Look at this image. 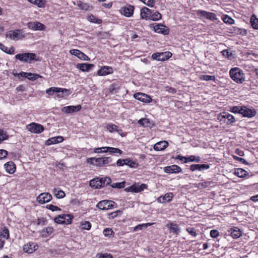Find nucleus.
<instances>
[{"instance_id": "0eeeda50", "label": "nucleus", "mask_w": 258, "mask_h": 258, "mask_svg": "<svg viewBox=\"0 0 258 258\" xmlns=\"http://www.w3.org/2000/svg\"><path fill=\"white\" fill-rule=\"evenodd\" d=\"M23 33V30L21 29L10 30L7 33L6 37L13 40H19L25 37Z\"/></svg>"}, {"instance_id": "4be33fe9", "label": "nucleus", "mask_w": 258, "mask_h": 258, "mask_svg": "<svg viewBox=\"0 0 258 258\" xmlns=\"http://www.w3.org/2000/svg\"><path fill=\"white\" fill-rule=\"evenodd\" d=\"M38 247V245L34 243H29L24 245L23 250L25 252L32 253L37 249Z\"/></svg>"}, {"instance_id": "774afa93", "label": "nucleus", "mask_w": 258, "mask_h": 258, "mask_svg": "<svg viewBox=\"0 0 258 258\" xmlns=\"http://www.w3.org/2000/svg\"><path fill=\"white\" fill-rule=\"evenodd\" d=\"M78 7L82 10H88V8L89 7V6L85 4V3H80V4H78Z\"/></svg>"}, {"instance_id": "a211bd4d", "label": "nucleus", "mask_w": 258, "mask_h": 258, "mask_svg": "<svg viewBox=\"0 0 258 258\" xmlns=\"http://www.w3.org/2000/svg\"><path fill=\"white\" fill-rule=\"evenodd\" d=\"M164 171L167 173H177L181 172L182 169L179 166L176 165H172L165 167L164 168Z\"/></svg>"}, {"instance_id": "2f4dec72", "label": "nucleus", "mask_w": 258, "mask_h": 258, "mask_svg": "<svg viewBox=\"0 0 258 258\" xmlns=\"http://www.w3.org/2000/svg\"><path fill=\"white\" fill-rule=\"evenodd\" d=\"M133 188L134 189V192H140L143 191L145 189H146L147 188V185L144 183L141 184H133Z\"/></svg>"}, {"instance_id": "58836bf2", "label": "nucleus", "mask_w": 258, "mask_h": 258, "mask_svg": "<svg viewBox=\"0 0 258 258\" xmlns=\"http://www.w3.org/2000/svg\"><path fill=\"white\" fill-rule=\"evenodd\" d=\"M100 184L102 187H104L109 184L111 183V179L109 177H100Z\"/></svg>"}, {"instance_id": "3c124183", "label": "nucleus", "mask_w": 258, "mask_h": 258, "mask_svg": "<svg viewBox=\"0 0 258 258\" xmlns=\"http://www.w3.org/2000/svg\"><path fill=\"white\" fill-rule=\"evenodd\" d=\"M200 79L205 81L215 80V77L214 76L203 75L200 76Z\"/></svg>"}, {"instance_id": "864d4df0", "label": "nucleus", "mask_w": 258, "mask_h": 258, "mask_svg": "<svg viewBox=\"0 0 258 258\" xmlns=\"http://www.w3.org/2000/svg\"><path fill=\"white\" fill-rule=\"evenodd\" d=\"M118 88L115 84H111L109 88V91L110 93L115 94L117 92Z\"/></svg>"}, {"instance_id": "aec40b11", "label": "nucleus", "mask_w": 258, "mask_h": 258, "mask_svg": "<svg viewBox=\"0 0 258 258\" xmlns=\"http://www.w3.org/2000/svg\"><path fill=\"white\" fill-rule=\"evenodd\" d=\"M154 30L157 33L164 35L168 34L169 31L167 27L161 24H156L154 26Z\"/></svg>"}, {"instance_id": "f704fd0d", "label": "nucleus", "mask_w": 258, "mask_h": 258, "mask_svg": "<svg viewBox=\"0 0 258 258\" xmlns=\"http://www.w3.org/2000/svg\"><path fill=\"white\" fill-rule=\"evenodd\" d=\"M53 231V228L52 227H47L41 231V235L42 237H46L50 235Z\"/></svg>"}, {"instance_id": "09e8293b", "label": "nucleus", "mask_w": 258, "mask_h": 258, "mask_svg": "<svg viewBox=\"0 0 258 258\" xmlns=\"http://www.w3.org/2000/svg\"><path fill=\"white\" fill-rule=\"evenodd\" d=\"M107 148L108 147L96 148L94 149V152L95 153H106L108 152Z\"/></svg>"}, {"instance_id": "f3484780", "label": "nucleus", "mask_w": 258, "mask_h": 258, "mask_svg": "<svg viewBox=\"0 0 258 258\" xmlns=\"http://www.w3.org/2000/svg\"><path fill=\"white\" fill-rule=\"evenodd\" d=\"M81 108L82 107L80 105L77 106H68L62 107L61 110L66 113L69 114L78 112L81 110Z\"/></svg>"}, {"instance_id": "1a4fd4ad", "label": "nucleus", "mask_w": 258, "mask_h": 258, "mask_svg": "<svg viewBox=\"0 0 258 258\" xmlns=\"http://www.w3.org/2000/svg\"><path fill=\"white\" fill-rule=\"evenodd\" d=\"M69 90L66 89H63L57 87H51L46 90V92L49 95H52L54 94L58 97H62L63 94Z\"/></svg>"}, {"instance_id": "69168bd1", "label": "nucleus", "mask_w": 258, "mask_h": 258, "mask_svg": "<svg viewBox=\"0 0 258 258\" xmlns=\"http://www.w3.org/2000/svg\"><path fill=\"white\" fill-rule=\"evenodd\" d=\"M235 53L234 51H229L228 49H227V58L229 59H232L235 57Z\"/></svg>"}, {"instance_id": "e2e57ef3", "label": "nucleus", "mask_w": 258, "mask_h": 258, "mask_svg": "<svg viewBox=\"0 0 258 258\" xmlns=\"http://www.w3.org/2000/svg\"><path fill=\"white\" fill-rule=\"evenodd\" d=\"M8 138L6 133L3 130H0V143Z\"/></svg>"}, {"instance_id": "0e129e2a", "label": "nucleus", "mask_w": 258, "mask_h": 258, "mask_svg": "<svg viewBox=\"0 0 258 258\" xmlns=\"http://www.w3.org/2000/svg\"><path fill=\"white\" fill-rule=\"evenodd\" d=\"M145 5L149 7H153L154 5V0H141Z\"/></svg>"}, {"instance_id": "bb28decb", "label": "nucleus", "mask_w": 258, "mask_h": 258, "mask_svg": "<svg viewBox=\"0 0 258 258\" xmlns=\"http://www.w3.org/2000/svg\"><path fill=\"white\" fill-rule=\"evenodd\" d=\"M151 10L147 7H144L141 10V18L142 19H150Z\"/></svg>"}, {"instance_id": "423d86ee", "label": "nucleus", "mask_w": 258, "mask_h": 258, "mask_svg": "<svg viewBox=\"0 0 258 258\" xmlns=\"http://www.w3.org/2000/svg\"><path fill=\"white\" fill-rule=\"evenodd\" d=\"M172 56V53L169 51L156 52L152 54L151 58L154 60L164 61L168 59Z\"/></svg>"}, {"instance_id": "79ce46f5", "label": "nucleus", "mask_w": 258, "mask_h": 258, "mask_svg": "<svg viewBox=\"0 0 258 258\" xmlns=\"http://www.w3.org/2000/svg\"><path fill=\"white\" fill-rule=\"evenodd\" d=\"M30 3L38 6L39 8H43L45 6L44 0H28Z\"/></svg>"}, {"instance_id": "ddd939ff", "label": "nucleus", "mask_w": 258, "mask_h": 258, "mask_svg": "<svg viewBox=\"0 0 258 258\" xmlns=\"http://www.w3.org/2000/svg\"><path fill=\"white\" fill-rule=\"evenodd\" d=\"M52 199L51 195L48 192H43L37 197V201L41 204L48 203Z\"/></svg>"}, {"instance_id": "72a5a7b5", "label": "nucleus", "mask_w": 258, "mask_h": 258, "mask_svg": "<svg viewBox=\"0 0 258 258\" xmlns=\"http://www.w3.org/2000/svg\"><path fill=\"white\" fill-rule=\"evenodd\" d=\"M24 76H23L24 77L27 78L30 80H36L39 78H41L42 77L38 74H33V73H23Z\"/></svg>"}, {"instance_id": "c03bdc74", "label": "nucleus", "mask_w": 258, "mask_h": 258, "mask_svg": "<svg viewBox=\"0 0 258 258\" xmlns=\"http://www.w3.org/2000/svg\"><path fill=\"white\" fill-rule=\"evenodd\" d=\"M169 228L171 232L174 234H177L180 232V230L178 228V225L176 224L171 223L170 224Z\"/></svg>"}, {"instance_id": "9d476101", "label": "nucleus", "mask_w": 258, "mask_h": 258, "mask_svg": "<svg viewBox=\"0 0 258 258\" xmlns=\"http://www.w3.org/2000/svg\"><path fill=\"white\" fill-rule=\"evenodd\" d=\"M241 34L245 36L247 34V31L244 29H241L236 27L230 26L227 27V35H236Z\"/></svg>"}, {"instance_id": "4c0bfd02", "label": "nucleus", "mask_w": 258, "mask_h": 258, "mask_svg": "<svg viewBox=\"0 0 258 258\" xmlns=\"http://www.w3.org/2000/svg\"><path fill=\"white\" fill-rule=\"evenodd\" d=\"M234 174L239 177H244L247 174V172L241 168H238L234 170Z\"/></svg>"}, {"instance_id": "412c9836", "label": "nucleus", "mask_w": 258, "mask_h": 258, "mask_svg": "<svg viewBox=\"0 0 258 258\" xmlns=\"http://www.w3.org/2000/svg\"><path fill=\"white\" fill-rule=\"evenodd\" d=\"M113 69L111 67L103 66L100 69L98 70L97 75L98 76H105L111 74L113 73Z\"/></svg>"}, {"instance_id": "de8ad7c7", "label": "nucleus", "mask_w": 258, "mask_h": 258, "mask_svg": "<svg viewBox=\"0 0 258 258\" xmlns=\"http://www.w3.org/2000/svg\"><path fill=\"white\" fill-rule=\"evenodd\" d=\"M107 129L111 133L114 132H118V126L114 124H108L106 126Z\"/></svg>"}, {"instance_id": "2eb2a0df", "label": "nucleus", "mask_w": 258, "mask_h": 258, "mask_svg": "<svg viewBox=\"0 0 258 258\" xmlns=\"http://www.w3.org/2000/svg\"><path fill=\"white\" fill-rule=\"evenodd\" d=\"M197 14L201 17L209 19L211 21H214L217 19L215 14L205 11L198 10L197 11Z\"/></svg>"}, {"instance_id": "49530a36", "label": "nucleus", "mask_w": 258, "mask_h": 258, "mask_svg": "<svg viewBox=\"0 0 258 258\" xmlns=\"http://www.w3.org/2000/svg\"><path fill=\"white\" fill-rule=\"evenodd\" d=\"M162 15L158 12H156L154 14H151V16L150 17V20L153 21H158L161 19Z\"/></svg>"}, {"instance_id": "7c9ffc66", "label": "nucleus", "mask_w": 258, "mask_h": 258, "mask_svg": "<svg viewBox=\"0 0 258 258\" xmlns=\"http://www.w3.org/2000/svg\"><path fill=\"white\" fill-rule=\"evenodd\" d=\"M250 23L252 28L254 30H258V18L254 14L252 15L250 19Z\"/></svg>"}, {"instance_id": "4468645a", "label": "nucleus", "mask_w": 258, "mask_h": 258, "mask_svg": "<svg viewBox=\"0 0 258 258\" xmlns=\"http://www.w3.org/2000/svg\"><path fill=\"white\" fill-rule=\"evenodd\" d=\"M134 98L144 103H150L152 101L151 97L145 93H136L134 95Z\"/></svg>"}, {"instance_id": "680f3d73", "label": "nucleus", "mask_w": 258, "mask_h": 258, "mask_svg": "<svg viewBox=\"0 0 258 258\" xmlns=\"http://www.w3.org/2000/svg\"><path fill=\"white\" fill-rule=\"evenodd\" d=\"M186 231L187 232L190 234L191 236L195 237L197 236V233L195 229V228L192 227H188L186 228Z\"/></svg>"}, {"instance_id": "b1692460", "label": "nucleus", "mask_w": 258, "mask_h": 258, "mask_svg": "<svg viewBox=\"0 0 258 258\" xmlns=\"http://www.w3.org/2000/svg\"><path fill=\"white\" fill-rule=\"evenodd\" d=\"M209 168L210 166L208 164H192L190 166V170L192 171H202L208 169Z\"/></svg>"}, {"instance_id": "dca6fc26", "label": "nucleus", "mask_w": 258, "mask_h": 258, "mask_svg": "<svg viewBox=\"0 0 258 258\" xmlns=\"http://www.w3.org/2000/svg\"><path fill=\"white\" fill-rule=\"evenodd\" d=\"M134 11V7L133 6L126 5L121 9L120 12L124 16L130 17L133 15Z\"/></svg>"}, {"instance_id": "5fc2aeb1", "label": "nucleus", "mask_w": 258, "mask_h": 258, "mask_svg": "<svg viewBox=\"0 0 258 258\" xmlns=\"http://www.w3.org/2000/svg\"><path fill=\"white\" fill-rule=\"evenodd\" d=\"M126 160H127V161H125L126 163V165H128V166H130V167H132V168H135V167H137L138 163H137L136 162L130 160L129 158H127V159H126Z\"/></svg>"}, {"instance_id": "f257e3e1", "label": "nucleus", "mask_w": 258, "mask_h": 258, "mask_svg": "<svg viewBox=\"0 0 258 258\" xmlns=\"http://www.w3.org/2000/svg\"><path fill=\"white\" fill-rule=\"evenodd\" d=\"M231 79L237 84H241L245 81V74L243 70L238 67L231 68L229 71Z\"/></svg>"}, {"instance_id": "39448f33", "label": "nucleus", "mask_w": 258, "mask_h": 258, "mask_svg": "<svg viewBox=\"0 0 258 258\" xmlns=\"http://www.w3.org/2000/svg\"><path fill=\"white\" fill-rule=\"evenodd\" d=\"M97 207L102 210H107L116 207V204L112 201L103 200L99 202Z\"/></svg>"}, {"instance_id": "a878e982", "label": "nucleus", "mask_w": 258, "mask_h": 258, "mask_svg": "<svg viewBox=\"0 0 258 258\" xmlns=\"http://www.w3.org/2000/svg\"><path fill=\"white\" fill-rule=\"evenodd\" d=\"M168 146V143L166 141L159 142L154 145V149L156 151H162Z\"/></svg>"}, {"instance_id": "052dcab7", "label": "nucleus", "mask_w": 258, "mask_h": 258, "mask_svg": "<svg viewBox=\"0 0 258 258\" xmlns=\"http://www.w3.org/2000/svg\"><path fill=\"white\" fill-rule=\"evenodd\" d=\"M46 208L52 212L56 211H61V209L57 206L52 205H48Z\"/></svg>"}, {"instance_id": "ea45409f", "label": "nucleus", "mask_w": 258, "mask_h": 258, "mask_svg": "<svg viewBox=\"0 0 258 258\" xmlns=\"http://www.w3.org/2000/svg\"><path fill=\"white\" fill-rule=\"evenodd\" d=\"M91 224L89 221H85L80 223V228L81 230H89L91 228Z\"/></svg>"}, {"instance_id": "20e7f679", "label": "nucleus", "mask_w": 258, "mask_h": 258, "mask_svg": "<svg viewBox=\"0 0 258 258\" xmlns=\"http://www.w3.org/2000/svg\"><path fill=\"white\" fill-rule=\"evenodd\" d=\"M73 216L71 214H62L54 218V221L58 224L68 225L72 223Z\"/></svg>"}, {"instance_id": "37998d69", "label": "nucleus", "mask_w": 258, "mask_h": 258, "mask_svg": "<svg viewBox=\"0 0 258 258\" xmlns=\"http://www.w3.org/2000/svg\"><path fill=\"white\" fill-rule=\"evenodd\" d=\"M201 161V158L199 156H196L194 155L190 156L187 157V160L184 161V163H187L188 162H199Z\"/></svg>"}, {"instance_id": "603ef678", "label": "nucleus", "mask_w": 258, "mask_h": 258, "mask_svg": "<svg viewBox=\"0 0 258 258\" xmlns=\"http://www.w3.org/2000/svg\"><path fill=\"white\" fill-rule=\"evenodd\" d=\"M96 258H113V256L110 253H100L97 254Z\"/></svg>"}, {"instance_id": "a19ab883", "label": "nucleus", "mask_w": 258, "mask_h": 258, "mask_svg": "<svg viewBox=\"0 0 258 258\" xmlns=\"http://www.w3.org/2000/svg\"><path fill=\"white\" fill-rule=\"evenodd\" d=\"M53 192L55 197L57 199H62L66 196L64 192L60 189L57 190L56 188H54Z\"/></svg>"}, {"instance_id": "e433bc0d", "label": "nucleus", "mask_w": 258, "mask_h": 258, "mask_svg": "<svg viewBox=\"0 0 258 258\" xmlns=\"http://www.w3.org/2000/svg\"><path fill=\"white\" fill-rule=\"evenodd\" d=\"M213 182L211 181H205L203 182H200L197 184H196V187H198L199 188H205L211 186V184H213Z\"/></svg>"}, {"instance_id": "f8f14e48", "label": "nucleus", "mask_w": 258, "mask_h": 258, "mask_svg": "<svg viewBox=\"0 0 258 258\" xmlns=\"http://www.w3.org/2000/svg\"><path fill=\"white\" fill-rule=\"evenodd\" d=\"M27 26L29 29L33 31H43L45 29L44 25L37 21L28 22Z\"/></svg>"}, {"instance_id": "c9c22d12", "label": "nucleus", "mask_w": 258, "mask_h": 258, "mask_svg": "<svg viewBox=\"0 0 258 258\" xmlns=\"http://www.w3.org/2000/svg\"><path fill=\"white\" fill-rule=\"evenodd\" d=\"M107 149L108 152L111 155H115L117 154L121 155L122 153V151L118 148L108 147Z\"/></svg>"}, {"instance_id": "7ed1b4c3", "label": "nucleus", "mask_w": 258, "mask_h": 258, "mask_svg": "<svg viewBox=\"0 0 258 258\" xmlns=\"http://www.w3.org/2000/svg\"><path fill=\"white\" fill-rule=\"evenodd\" d=\"M36 55L35 53L26 52L23 53H19L15 55V58L21 61L28 62L32 60H36Z\"/></svg>"}, {"instance_id": "cd10ccee", "label": "nucleus", "mask_w": 258, "mask_h": 258, "mask_svg": "<svg viewBox=\"0 0 258 258\" xmlns=\"http://www.w3.org/2000/svg\"><path fill=\"white\" fill-rule=\"evenodd\" d=\"M228 234L230 235L234 239L238 238L241 234V232L240 230L236 227L231 228L230 230H228Z\"/></svg>"}, {"instance_id": "13d9d810", "label": "nucleus", "mask_w": 258, "mask_h": 258, "mask_svg": "<svg viewBox=\"0 0 258 258\" xmlns=\"http://www.w3.org/2000/svg\"><path fill=\"white\" fill-rule=\"evenodd\" d=\"M173 197V195L171 192H169L166 194L164 196L163 198H164V200L166 202H169L171 201Z\"/></svg>"}, {"instance_id": "473e14b6", "label": "nucleus", "mask_w": 258, "mask_h": 258, "mask_svg": "<svg viewBox=\"0 0 258 258\" xmlns=\"http://www.w3.org/2000/svg\"><path fill=\"white\" fill-rule=\"evenodd\" d=\"M138 123L144 127H150L152 125V123L149 119L147 118H143L139 119L138 121Z\"/></svg>"}, {"instance_id": "bf43d9fd", "label": "nucleus", "mask_w": 258, "mask_h": 258, "mask_svg": "<svg viewBox=\"0 0 258 258\" xmlns=\"http://www.w3.org/2000/svg\"><path fill=\"white\" fill-rule=\"evenodd\" d=\"M88 20L93 23H96L98 24H100L101 23L102 21L100 19H96L93 15H91L88 17Z\"/></svg>"}, {"instance_id": "c85d7f7f", "label": "nucleus", "mask_w": 258, "mask_h": 258, "mask_svg": "<svg viewBox=\"0 0 258 258\" xmlns=\"http://www.w3.org/2000/svg\"><path fill=\"white\" fill-rule=\"evenodd\" d=\"M5 168L6 171L10 174L14 173L16 170V166L12 161L6 163L5 164Z\"/></svg>"}, {"instance_id": "4d7b16f0", "label": "nucleus", "mask_w": 258, "mask_h": 258, "mask_svg": "<svg viewBox=\"0 0 258 258\" xmlns=\"http://www.w3.org/2000/svg\"><path fill=\"white\" fill-rule=\"evenodd\" d=\"M103 232L105 236H110L114 234V232L110 228L104 229Z\"/></svg>"}, {"instance_id": "6ab92c4d", "label": "nucleus", "mask_w": 258, "mask_h": 258, "mask_svg": "<svg viewBox=\"0 0 258 258\" xmlns=\"http://www.w3.org/2000/svg\"><path fill=\"white\" fill-rule=\"evenodd\" d=\"M71 54L77 56L79 58L83 60H90V58L85 53L78 49H72L70 51Z\"/></svg>"}, {"instance_id": "8fccbe9b", "label": "nucleus", "mask_w": 258, "mask_h": 258, "mask_svg": "<svg viewBox=\"0 0 258 258\" xmlns=\"http://www.w3.org/2000/svg\"><path fill=\"white\" fill-rule=\"evenodd\" d=\"M241 109V106H232V107H230L229 111L233 113H238L240 114Z\"/></svg>"}, {"instance_id": "6e6d98bb", "label": "nucleus", "mask_w": 258, "mask_h": 258, "mask_svg": "<svg viewBox=\"0 0 258 258\" xmlns=\"http://www.w3.org/2000/svg\"><path fill=\"white\" fill-rule=\"evenodd\" d=\"M125 182L123 181L121 182H117V183H114L111 184V186L112 188H123L124 186Z\"/></svg>"}, {"instance_id": "6e6552de", "label": "nucleus", "mask_w": 258, "mask_h": 258, "mask_svg": "<svg viewBox=\"0 0 258 258\" xmlns=\"http://www.w3.org/2000/svg\"><path fill=\"white\" fill-rule=\"evenodd\" d=\"M27 129L33 134H40L44 130L42 125L35 122H32L27 125Z\"/></svg>"}, {"instance_id": "f03ea898", "label": "nucleus", "mask_w": 258, "mask_h": 258, "mask_svg": "<svg viewBox=\"0 0 258 258\" xmlns=\"http://www.w3.org/2000/svg\"><path fill=\"white\" fill-rule=\"evenodd\" d=\"M88 163L96 166H102L112 162V159L110 157L100 158H90L87 159Z\"/></svg>"}, {"instance_id": "a18cd8bd", "label": "nucleus", "mask_w": 258, "mask_h": 258, "mask_svg": "<svg viewBox=\"0 0 258 258\" xmlns=\"http://www.w3.org/2000/svg\"><path fill=\"white\" fill-rule=\"evenodd\" d=\"M0 237L9 239L10 237L9 231L8 228H5L3 230L0 231Z\"/></svg>"}, {"instance_id": "9b49d317", "label": "nucleus", "mask_w": 258, "mask_h": 258, "mask_svg": "<svg viewBox=\"0 0 258 258\" xmlns=\"http://www.w3.org/2000/svg\"><path fill=\"white\" fill-rule=\"evenodd\" d=\"M240 114L243 117L250 118L254 116L256 114L255 109L253 108H249L246 106H241Z\"/></svg>"}, {"instance_id": "393cba45", "label": "nucleus", "mask_w": 258, "mask_h": 258, "mask_svg": "<svg viewBox=\"0 0 258 258\" xmlns=\"http://www.w3.org/2000/svg\"><path fill=\"white\" fill-rule=\"evenodd\" d=\"M63 141V138L61 136H57L48 139L45 142V145L49 146L52 144L59 143Z\"/></svg>"}, {"instance_id": "5701e85b", "label": "nucleus", "mask_w": 258, "mask_h": 258, "mask_svg": "<svg viewBox=\"0 0 258 258\" xmlns=\"http://www.w3.org/2000/svg\"><path fill=\"white\" fill-rule=\"evenodd\" d=\"M94 67V64L87 63H78L76 66V68L82 72H89Z\"/></svg>"}, {"instance_id": "338daca9", "label": "nucleus", "mask_w": 258, "mask_h": 258, "mask_svg": "<svg viewBox=\"0 0 258 258\" xmlns=\"http://www.w3.org/2000/svg\"><path fill=\"white\" fill-rule=\"evenodd\" d=\"M227 123H233L235 121V118L234 117L230 114H227Z\"/></svg>"}, {"instance_id": "c756f323", "label": "nucleus", "mask_w": 258, "mask_h": 258, "mask_svg": "<svg viewBox=\"0 0 258 258\" xmlns=\"http://www.w3.org/2000/svg\"><path fill=\"white\" fill-rule=\"evenodd\" d=\"M100 177L95 178L90 181L89 185L94 188H100L102 187L100 184Z\"/></svg>"}]
</instances>
